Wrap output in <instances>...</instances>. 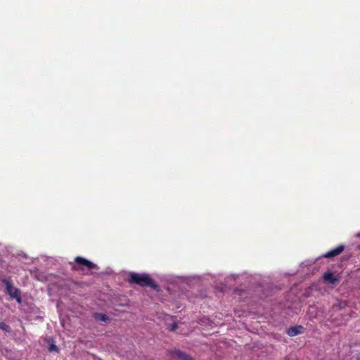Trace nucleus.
Returning a JSON list of instances; mask_svg holds the SVG:
<instances>
[{
  "label": "nucleus",
  "instance_id": "423d86ee",
  "mask_svg": "<svg viewBox=\"0 0 360 360\" xmlns=\"http://www.w3.org/2000/svg\"><path fill=\"white\" fill-rule=\"evenodd\" d=\"M345 249V246L343 245H340L335 249L328 251L326 254L323 255L325 258H332L338 255H340Z\"/></svg>",
  "mask_w": 360,
  "mask_h": 360
},
{
  "label": "nucleus",
  "instance_id": "1a4fd4ad",
  "mask_svg": "<svg viewBox=\"0 0 360 360\" xmlns=\"http://www.w3.org/2000/svg\"><path fill=\"white\" fill-rule=\"evenodd\" d=\"M0 329L4 331H8L10 327L4 322H0Z\"/></svg>",
  "mask_w": 360,
  "mask_h": 360
},
{
  "label": "nucleus",
  "instance_id": "9b49d317",
  "mask_svg": "<svg viewBox=\"0 0 360 360\" xmlns=\"http://www.w3.org/2000/svg\"><path fill=\"white\" fill-rule=\"evenodd\" d=\"M177 328V325L176 323H174L171 326V330L174 331Z\"/></svg>",
  "mask_w": 360,
  "mask_h": 360
},
{
  "label": "nucleus",
  "instance_id": "20e7f679",
  "mask_svg": "<svg viewBox=\"0 0 360 360\" xmlns=\"http://www.w3.org/2000/svg\"><path fill=\"white\" fill-rule=\"evenodd\" d=\"M169 354L174 360H193L189 354L179 349L170 350Z\"/></svg>",
  "mask_w": 360,
  "mask_h": 360
},
{
  "label": "nucleus",
  "instance_id": "f257e3e1",
  "mask_svg": "<svg viewBox=\"0 0 360 360\" xmlns=\"http://www.w3.org/2000/svg\"><path fill=\"white\" fill-rule=\"evenodd\" d=\"M128 281L131 284H136L141 287H150L156 291H160L159 285L147 274L131 272L129 274Z\"/></svg>",
  "mask_w": 360,
  "mask_h": 360
},
{
  "label": "nucleus",
  "instance_id": "39448f33",
  "mask_svg": "<svg viewBox=\"0 0 360 360\" xmlns=\"http://www.w3.org/2000/svg\"><path fill=\"white\" fill-rule=\"evenodd\" d=\"M322 278H323V280L326 283H328L332 284V285H336L340 281V277L335 276L334 274L330 271H328L325 272L323 274Z\"/></svg>",
  "mask_w": 360,
  "mask_h": 360
},
{
  "label": "nucleus",
  "instance_id": "f03ea898",
  "mask_svg": "<svg viewBox=\"0 0 360 360\" xmlns=\"http://www.w3.org/2000/svg\"><path fill=\"white\" fill-rule=\"evenodd\" d=\"M72 265V269L75 271H83L84 267L88 269H98L97 265L82 257H76L75 263H70Z\"/></svg>",
  "mask_w": 360,
  "mask_h": 360
},
{
  "label": "nucleus",
  "instance_id": "7ed1b4c3",
  "mask_svg": "<svg viewBox=\"0 0 360 360\" xmlns=\"http://www.w3.org/2000/svg\"><path fill=\"white\" fill-rule=\"evenodd\" d=\"M2 283L6 286V292L10 295L11 298L15 299L18 303H20L22 302V298L20 290L14 287L9 279L4 278L2 280Z\"/></svg>",
  "mask_w": 360,
  "mask_h": 360
},
{
  "label": "nucleus",
  "instance_id": "9d476101",
  "mask_svg": "<svg viewBox=\"0 0 360 360\" xmlns=\"http://www.w3.org/2000/svg\"><path fill=\"white\" fill-rule=\"evenodd\" d=\"M49 352L56 351V352H58L59 349L54 343H52L49 347Z\"/></svg>",
  "mask_w": 360,
  "mask_h": 360
},
{
  "label": "nucleus",
  "instance_id": "0eeeda50",
  "mask_svg": "<svg viewBox=\"0 0 360 360\" xmlns=\"http://www.w3.org/2000/svg\"><path fill=\"white\" fill-rule=\"evenodd\" d=\"M302 329H303V327L301 326H292V327L289 328L287 330L286 333L289 336L293 337V336H295V335H297L302 333Z\"/></svg>",
  "mask_w": 360,
  "mask_h": 360
},
{
  "label": "nucleus",
  "instance_id": "6e6552de",
  "mask_svg": "<svg viewBox=\"0 0 360 360\" xmlns=\"http://www.w3.org/2000/svg\"><path fill=\"white\" fill-rule=\"evenodd\" d=\"M95 318L96 319H98L102 321H106L107 320H108V316H106L105 314H99V313H97L95 314Z\"/></svg>",
  "mask_w": 360,
  "mask_h": 360
}]
</instances>
